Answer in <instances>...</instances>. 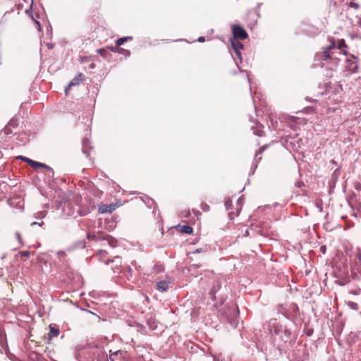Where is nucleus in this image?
Masks as SVG:
<instances>
[{
    "label": "nucleus",
    "mask_w": 361,
    "mask_h": 361,
    "mask_svg": "<svg viewBox=\"0 0 361 361\" xmlns=\"http://www.w3.org/2000/svg\"><path fill=\"white\" fill-rule=\"evenodd\" d=\"M19 159L23 160V161L26 162L27 164H29L32 169L37 170L40 168L46 169L49 171H52V169L49 167V166L46 165L45 164L40 163L34 160H32L27 157H19Z\"/></svg>",
    "instance_id": "nucleus-1"
},
{
    "label": "nucleus",
    "mask_w": 361,
    "mask_h": 361,
    "mask_svg": "<svg viewBox=\"0 0 361 361\" xmlns=\"http://www.w3.org/2000/svg\"><path fill=\"white\" fill-rule=\"evenodd\" d=\"M232 32L235 39L243 40L248 37L246 31L238 25H235L232 27Z\"/></svg>",
    "instance_id": "nucleus-2"
},
{
    "label": "nucleus",
    "mask_w": 361,
    "mask_h": 361,
    "mask_svg": "<svg viewBox=\"0 0 361 361\" xmlns=\"http://www.w3.org/2000/svg\"><path fill=\"white\" fill-rule=\"evenodd\" d=\"M87 238L90 240H107L109 242V243L112 246L114 247V239L106 235H103L102 234H88L87 235Z\"/></svg>",
    "instance_id": "nucleus-3"
},
{
    "label": "nucleus",
    "mask_w": 361,
    "mask_h": 361,
    "mask_svg": "<svg viewBox=\"0 0 361 361\" xmlns=\"http://www.w3.org/2000/svg\"><path fill=\"white\" fill-rule=\"evenodd\" d=\"M335 44H333L331 46L326 48L320 54L319 57L322 60H328L331 59H334V53L336 50Z\"/></svg>",
    "instance_id": "nucleus-4"
},
{
    "label": "nucleus",
    "mask_w": 361,
    "mask_h": 361,
    "mask_svg": "<svg viewBox=\"0 0 361 361\" xmlns=\"http://www.w3.org/2000/svg\"><path fill=\"white\" fill-rule=\"evenodd\" d=\"M109 263L115 264V266L111 267V269L114 273L118 274L121 272V258L120 257H116L111 261H107L105 262L106 264H109Z\"/></svg>",
    "instance_id": "nucleus-5"
},
{
    "label": "nucleus",
    "mask_w": 361,
    "mask_h": 361,
    "mask_svg": "<svg viewBox=\"0 0 361 361\" xmlns=\"http://www.w3.org/2000/svg\"><path fill=\"white\" fill-rule=\"evenodd\" d=\"M116 207H117V205L115 204H101L98 207V212L100 214L111 213L116 209Z\"/></svg>",
    "instance_id": "nucleus-6"
},
{
    "label": "nucleus",
    "mask_w": 361,
    "mask_h": 361,
    "mask_svg": "<svg viewBox=\"0 0 361 361\" xmlns=\"http://www.w3.org/2000/svg\"><path fill=\"white\" fill-rule=\"evenodd\" d=\"M83 80V75L82 73H78L69 83L68 87L66 90L67 92L68 90L71 88L72 86L79 85Z\"/></svg>",
    "instance_id": "nucleus-7"
},
{
    "label": "nucleus",
    "mask_w": 361,
    "mask_h": 361,
    "mask_svg": "<svg viewBox=\"0 0 361 361\" xmlns=\"http://www.w3.org/2000/svg\"><path fill=\"white\" fill-rule=\"evenodd\" d=\"M243 207V200L239 198L236 202V212L235 213L233 211H231L228 212V215L231 218V219H233L235 216H238L239 213L240 212V210Z\"/></svg>",
    "instance_id": "nucleus-8"
},
{
    "label": "nucleus",
    "mask_w": 361,
    "mask_h": 361,
    "mask_svg": "<svg viewBox=\"0 0 361 361\" xmlns=\"http://www.w3.org/2000/svg\"><path fill=\"white\" fill-rule=\"evenodd\" d=\"M59 335V330L54 327L50 326V330L49 334H47L48 343L51 342V340L53 337H57Z\"/></svg>",
    "instance_id": "nucleus-9"
},
{
    "label": "nucleus",
    "mask_w": 361,
    "mask_h": 361,
    "mask_svg": "<svg viewBox=\"0 0 361 361\" xmlns=\"http://www.w3.org/2000/svg\"><path fill=\"white\" fill-rule=\"evenodd\" d=\"M177 229L183 233L190 234L192 233L193 229L191 226L188 225H178Z\"/></svg>",
    "instance_id": "nucleus-10"
},
{
    "label": "nucleus",
    "mask_w": 361,
    "mask_h": 361,
    "mask_svg": "<svg viewBox=\"0 0 361 361\" xmlns=\"http://www.w3.org/2000/svg\"><path fill=\"white\" fill-rule=\"evenodd\" d=\"M0 344L2 347L6 345V335L5 333L4 328L0 324Z\"/></svg>",
    "instance_id": "nucleus-11"
},
{
    "label": "nucleus",
    "mask_w": 361,
    "mask_h": 361,
    "mask_svg": "<svg viewBox=\"0 0 361 361\" xmlns=\"http://www.w3.org/2000/svg\"><path fill=\"white\" fill-rule=\"evenodd\" d=\"M157 288L160 291H166L169 288V283L166 281H161L157 283Z\"/></svg>",
    "instance_id": "nucleus-12"
},
{
    "label": "nucleus",
    "mask_w": 361,
    "mask_h": 361,
    "mask_svg": "<svg viewBox=\"0 0 361 361\" xmlns=\"http://www.w3.org/2000/svg\"><path fill=\"white\" fill-rule=\"evenodd\" d=\"M232 47L237 54H239L240 49H243V45L241 42L235 40L231 41Z\"/></svg>",
    "instance_id": "nucleus-13"
},
{
    "label": "nucleus",
    "mask_w": 361,
    "mask_h": 361,
    "mask_svg": "<svg viewBox=\"0 0 361 361\" xmlns=\"http://www.w3.org/2000/svg\"><path fill=\"white\" fill-rule=\"evenodd\" d=\"M18 255L20 257L22 260L25 261L30 257L31 252L28 250L20 251L19 252Z\"/></svg>",
    "instance_id": "nucleus-14"
},
{
    "label": "nucleus",
    "mask_w": 361,
    "mask_h": 361,
    "mask_svg": "<svg viewBox=\"0 0 361 361\" xmlns=\"http://www.w3.org/2000/svg\"><path fill=\"white\" fill-rule=\"evenodd\" d=\"M128 39H132L131 37H121L118 39L116 41V47H118L121 45H122L124 42H127Z\"/></svg>",
    "instance_id": "nucleus-15"
},
{
    "label": "nucleus",
    "mask_w": 361,
    "mask_h": 361,
    "mask_svg": "<svg viewBox=\"0 0 361 361\" xmlns=\"http://www.w3.org/2000/svg\"><path fill=\"white\" fill-rule=\"evenodd\" d=\"M164 267L162 264H155L153 267V271L154 274H159L164 271Z\"/></svg>",
    "instance_id": "nucleus-16"
},
{
    "label": "nucleus",
    "mask_w": 361,
    "mask_h": 361,
    "mask_svg": "<svg viewBox=\"0 0 361 361\" xmlns=\"http://www.w3.org/2000/svg\"><path fill=\"white\" fill-rule=\"evenodd\" d=\"M121 353L119 351L109 355L106 361H116L118 360V354Z\"/></svg>",
    "instance_id": "nucleus-17"
},
{
    "label": "nucleus",
    "mask_w": 361,
    "mask_h": 361,
    "mask_svg": "<svg viewBox=\"0 0 361 361\" xmlns=\"http://www.w3.org/2000/svg\"><path fill=\"white\" fill-rule=\"evenodd\" d=\"M267 147V145H265L259 148L258 152L256 154V158L257 159L260 160L262 159V157H259V155H260L266 149Z\"/></svg>",
    "instance_id": "nucleus-18"
},
{
    "label": "nucleus",
    "mask_w": 361,
    "mask_h": 361,
    "mask_svg": "<svg viewBox=\"0 0 361 361\" xmlns=\"http://www.w3.org/2000/svg\"><path fill=\"white\" fill-rule=\"evenodd\" d=\"M345 47H347V45L345 44V40L344 39L339 40L337 49L342 50L343 49H344Z\"/></svg>",
    "instance_id": "nucleus-19"
},
{
    "label": "nucleus",
    "mask_w": 361,
    "mask_h": 361,
    "mask_svg": "<svg viewBox=\"0 0 361 361\" xmlns=\"http://www.w3.org/2000/svg\"><path fill=\"white\" fill-rule=\"evenodd\" d=\"M358 66L356 62L352 61L350 64V70L353 72H355L357 69Z\"/></svg>",
    "instance_id": "nucleus-20"
},
{
    "label": "nucleus",
    "mask_w": 361,
    "mask_h": 361,
    "mask_svg": "<svg viewBox=\"0 0 361 361\" xmlns=\"http://www.w3.org/2000/svg\"><path fill=\"white\" fill-rule=\"evenodd\" d=\"M97 52L104 58L106 57L107 51L106 49H100L97 50Z\"/></svg>",
    "instance_id": "nucleus-21"
},
{
    "label": "nucleus",
    "mask_w": 361,
    "mask_h": 361,
    "mask_svg": "<svg viewBox=\"0 0 361 361\" xmlns=\"http://www.w3.org/2000/svg\"><path fill=\"white\" fill-rule=\"evenodd\" d=\"M3 132L6 135H9L12 133V130L9 126H6L3 130Z\"/></svg>",
    "instance_id": "nucleus-22"
},
{
    "label": "nucleus",
    "mask_w": 361,
    "mask_h": 361,
    "mask_svg": "<svg viewBox=\"0 0 361 361\" xmlns=\"http://www.w3.org/2000/svg\"><path fill=\"white\" fill-rule=\"evenodd\" d=\"M348 6L357 9L359 8V4L357 3H355L354 1H350V3L348 4Z\"/></svg>",
    "instance_id": "nucleus-23"
},
{
    "label": "nucleus",
    "mask_w": 361,
    "mask_h": 361,
    "mask_svg": "<svg viewBox=\"0 0 361 361\" xmlns=\"http://www.w3.org/2000/svg\"><path fill=\"white\" fill-rule=\"evenodd\" d=\"M108 49L114 52H117V51L120 52L121 50H123V49H118L117 47H108Z\"/></svg>",
    "instance_id": "nucleus-24"
},
{
    "label": "nucleus",
    "mask_w": 361,
    "mask_h": 361,
    "mask_svg": "<svg viewBox=\"0 0 361 361\" xmlns=\"http://www.w3.org/2000/svg\"><path fill=\"white\" fill-rule=\"evenodd\" d=\"M231 204H231V202L230 200L226 201V202H225V205H226V207L227 210H230L231 207Z\"/></svg>",
    "instance_id": "nucleus-25"
},
{
    "label": "nucleus",
    "mask_w": 361,
    "mask_h": 361,
    "mask_svg": "<svg viewBox=\"0 0 361 361\" xmlns=\"http://www.w3.org/2000/svg\"><path fill=\"white\" fill-rule=\"evenodd\" d=\"M88 59V57H86V56H84V57H80V61L81 62H85V61H87Z\"/></svg>",
    "instance_id": "nucleus-26"
},
{
    "label": "nucleus",
    "mask_w": 361,
    "mask_h": 361,
    "mask_svg": "<svg viewBox=\"0 0 361 361\" xmlns=\"http://www.w3.org/2000/svg\"><path fill=\"white\" fill-rule=\"evenodd\" d=\"M320 249H321V251H322L323 253H325V252H326V246H325V245L322 246Z\"/></svg>",
    "instance_id": "nucleus-27"
},
{
    "label": "nucleus",
    "mask_w": 361,
    "mask_h": 361,
    "mask_svg": "<svg viewBox=\"0 0 361 361\" xmlns=\"http://www.w3.org/2000/svg\"><path fill=\"white\" fill-rule=\"evenodd\" d=\"M106 254V251H102L101 250L99 252V255H101V256H104V255Z\"/></svg>",
    "instance_id": "nucleus-28"
},
{
    "label": "nucleus",
    "mask_w": 361,
    "mask_h": 361,
    "mask_svg": "<svg viewBox=\"0 0 361 361\" xmlns=\"http://www.w3.org/2000/svg\"><path fill=\"white\" fill-rule=\"evenodd\" d=\"M204 37H200L199 39H198V41L199 42H204Z\"/></svg>",
    "instance_id": "nucleus-29"
},
{
    "label": "nucleus",
    "mask_w": 361,
    "mask_h": 361,
    "mask_svg": "<svg viewBox=\"0 0 361 361\" xmlns=\"http://www.w3.org/2000/svg\"><path fill=\"white\" fill-rule=\"evenodd\" d=\"M89 68H90V69H93V68H95V64H94V63H91V64L90 65Z\"/></svg>",
    "instance_id": "nucleus-30"
},
{
    "label": "nucleus",
    "mask_w": 361,
    "mask_h": 361,
    "mask_svg": "<svg viewBox=\"0 0 361 361\" xmlns=\"http://www.w3.org/2000/svg\"><path fill=\"white\" fill-rule=\"evenodd\" d=\"M204 211H207L209 210V206L208 205H205L204 208H202Z\"/></svg>",
    "instance_id": "nucleus-31"
},
{
    "label": "nucleus",
    "mask_w": 361,
    "mask_h": 361,
    "mask_svg": "<svg viewBox=\"0 0 361 361\" xmlns=\"http://www.w3.org/2000/svg\"><path fill=\"white\" fill-rule=\"evenodd\" d=\"M204 211H207L209 210V206L208 205H205L204 208H202Z\"/></svg>",
    "instance_id": "nucleus-32"
},
{
    "label": "nucleus",
    "mask_w": 361,
    "mask_h": 361,
    "mask_svg": "<svg viewBox=\"0 0 361 361\" xmlns=\"http://www.w3.org/2000/svg\"><path fill=\"white\" fill-rule=\"evenodd\" d=\"M201 252V250L197 249L194 252L197 253V252Z\"/></svg>",
    "instance_id": "nucleus-33"
},
{
    "label": "nucleus",
    "mask_w": 361,
    "mask_h": 361,
    "mask_svg": "<svg viewBox=\"0 0 361 361\" xmlns=\"http://www.w3.org/2000/svg\"><path fill=\"white\" fill-rule=\"evenodd\" d=\"M35 23L38 25V27H39V26H40V25H39V23L38 21H37V20H36V21H35Z\"/></svg>",
    "instance_id": "nucleus-34"
},
{
    "label": "nucleus",
    "mask_w": 361,
    "mask_h": 361,
    "mask_svg": "<svg viewBox=\"0 0 361 361\" xmlns=\"http://www.w3.org/2000/svg\"><path fill=\"white\" fill-rule=\"evenodd\" d=\"M37 224V222H33L31 224V225Z\"/></svg>",
    "instance_id": "nucleus-35"
},
{
    "label": "nucleus",
    "mask_w": 361,
    "mask_h": 361,
    "mask_svg": "<svg viewBox=\"0 0 361 361\" xmlns=\"http://www.w3.org/2000/svg\"><path fill=\"white\" fill-rule=\"evenodd\" d=\"M33 3H34V1H31V5H30L31 6H32Z\"/></svg>",
    "instance_id": "nucleus-36"
}]
</instances>
